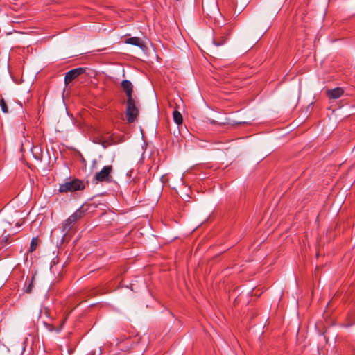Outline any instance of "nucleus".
<instances>
[{"instance_id": "obj_1", "label": "nucleus", "mask_w": 355, "mask_h": 355, "mask_svg": "<svg viewBox=\"0 0 355 355\" xmlns=\"http://www.w3.org/2000/svg\"><path fill=\"white\" fill-rule=\"evenodd\" d=\"M139 111L137 106L136 101L134 98L127 99L125 116L128 123H132L137 120Z\"/></svg>"}, {"instance_id": "obj_15", "label": "nucleus", "mask_w": 355, "mask_h": 355, "mask_svg": "<svg viewBox=\"0 0 355 355\" xmlns=\"http://www.w3.org/2000/svg\"><path fill=\"white\" fill-rule=\"evenodd\" d=\"M0 107L1 108V110L3 113H8V108L6 105V101L4 98H1L0 99Z\"/></svg>"}, {"instance_id": "obj_4", "label": "nucleus", "mask_w": 355, "mask_h": 355, "mask_svg": "<svg viewBox=\"0 0 355 355\" xmlns=\"http://www.w3.org/2000/svg\"><path fill=\"white\" fill-rule=\"evenodd\" d=\"M86 71L85 68L78 67L69 71L66 73L64 76V83L66 85H68L73 80H74L77 77L83 74Z\"/></svg>"}, {"instance_id": "obj_9", "label": "nucleus", "mask_w": 355, "mask_h": 355, "mask_svg": "<svg viewBox=\"0 0 355 355\" xmlns=\"http://www.w3.org/2000/svg\"><path fill=\"white\" fill-rule=\"evenodd\" d=\"M36 273H32L31 278L28 282V286L24 288V292L26 293H31L33 291L34 287V282L35 279Z\"/></svg>"}, {"instance_id": "obj_14", "label": "nucleus", "mask_w": 355, "mask_h": 355, "mask_svg": "<svg viewBox=\"0 0 355 355\" xmlns=\"http://www.w3.org/2000/svg\"><path fill=\"white\" fill-rule=\"evenodd\" d=\"M38 244H39V239H38V238L37 237H33L31 239V241L29 252H34L37 249V248L38 246Z\"/></svg>"}, {"instance_id": "obj_5", "label": "nucleus", "mask_w": 355, "mask_h": 355, "mask_svg": "<svg viewBox=\"0 0 355 355\" xmlns=\"http://www.w3.org/2000/svg\"><path fill=\"white\" fill-rule=\"evenodd\" d=\"M343 94L344 90L342 87H336L326 91V95L330 99H337L341 97Z\"/></svg>"}, {"instance_id": "obj_2", "label": "nucleus", "mask_w": 355, "mask_h": 355, "mask_svg": "<svg viewBox=\"0 0 355 355\" xmlns=\"http://www.w3.org/2000/svg\"><path fill=\"white\" fill-rule=\"evenodd\" d=\"M84 189L85 184L81 180L73 179L71 181L60 184L58 191L60 193H67L83 190Z\"/></svg>"}, {"instance_id": "obj_16", "label": "nucleus", "mask_w": 355, "mask_h": 355, "mask_svg": "<svg viewBox=\"0 0 355 355\" xmlns=\"http://www.w3.org/2000/svg\"><path fill=\"white\" fill-rule=\"evenodd\" d=\"M10 235H8V236H5V237L1 240V242L2 243H3V246H5L6 245H7V244H8V243H10L11 242V241L9 240V239H10Z\"/></svg>"}, {"instance_id": "obj_11", "label": "nucleus", "mask_w": 355, "mask_h": 355, "mask_svg": "<svg viewBox=\"0 0 355 355\" xmlns=\"http://www.w3.org/2000/svg\"><path fill=\"white\" fill-rule=\"evenodd\" d=\"M173 121H175V123H177L178 125H181L183 122L182 115L178 110L173 111Z\"/></svg>"}, {"instance_id": "obj_8", "label": "nucleus", "mask_w": 355, "mask_h": 355, "mask_svg": "<svg viewBox=\"0 0 355 355\" xmlns=\"http://www.w3.org/2000/svg\"><path fill=\"white\" fill-rule=\"evenodd\" d=\"M125 43L132 44V45H134V46H136L138 47H141V48L144 46V44H143L141 40L137 37H132L126 39Z\"/></svg>"}, {"instance_id": "obj_10", "label": "nucleus", "mask_w": 355, "mask_h": 355, "mask_svg": "<svg viewBox=\"0 0 355 355\" xmlns=\"http://www.w3.org/2000/svg\"><path fill=\"white\" fill-rule=\"evenodd\" d=\"M73 224L71 220H69V218L64 220L62 226V232L66 235L69 230L72 228Z\"/></svg>"}, {"instance_id": "obj_3", "label": "nucleus", "mask_w": 355, "mask_h": 355, "mask_svg": "<svg viewBox=\"0 0 355 355\" xmlns=\"http://www.w3.org/2000/svg\"><path fill=\"white\" fill-rule=\"evenodd\" d=\"M112 166L111 165L105 166L99 172H98L94 179L98 182H108L111 178Z\"/></svg>"}, {"instance_id": "obj_12", "label": "nucleus", "mask_w": 355, "mask_h": 355, "mask_svg": "<svg viewBox=\"0 0 355 355\" xmlns=\"http://www.w3.org/2000/svg\"><path fill=\"white\" fill-rule=\"evenodd\" d=\"M82 207L78 209L73 214L71 215V217L73 218L75 221H77L78 219H80L85 216V211L82 209Z\"/></svg>"}, {"instance_id": "obj_13", "label": "nucleus", "mask_w": 355, "mask_h": 355, "mask_svg": "<svg viewBox=\"0 0 355 355\" xmlns=\"http://www.w3.org/2000/svg\"><path fill=\"white\" fill-rule=\"evenodd\" d=\"M227 40V35L217 37L214 40V43L216 46H221L224 44Z\"/></svg>"}, {"instance_id": "obj_18", "label": "nucleus", "mask_w": 355, "mask_h": 355, "mask_svg": "<svg viewBox=\"0 0 355 355\" xmlns=\"http://www.w3.org/2000/svg\"><path fill=\"white\" fill-rule=\"evenodd\" d=\"M16 225H17V226H20V225H21V224H20V223H17Z\"/></svg>"}, {"instance_id": "obj_7", "label": "nucleus", "mask_w": 355, "mask_h": 355, "mask_svg": "<svg viewBox=\"0 0 355 355\" xmlns=\"http://www.w3.org/2000/svg\"><path fill=\"white\" fill-rule=\"evenodd\" d=\"M100 144L103 148H107L111 145L117 144L118 141L115 140L114 135H111L107 139H102Z\"/></svg>"}, {"instance_id": "obj_6", "label": "nucleus", "mask_w": 355, "mask_h": 355, "mask_svg": "<svg viewBox=\"0 0 355 355\" xmlns=\"http://www.w3.org/2000/svg\"><path fill=\"white\" fill-rule=\"evenodd\" d=\"M121 87L127 96V99L133 98V86L132 83L130 80H124L121 82Z\"/></svg>"}, {"instance_id": "obj_17", "label": "nucleus", "mask_w": 355, "mask_h": 355, "mask_svg": "<svg viewBox=\"0 0 355 355\" xmlns=\"http://www.w3.org/2000/svg\"><path fill=\"white\" fill-rule=\"evenodd\" d=\"M69 220H71L73 225L76 223V221H75V220L71 218V216L69 217Z\"/></svg>"}]
</instances>
